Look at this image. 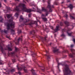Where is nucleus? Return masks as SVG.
<instances>
[{
    "label": "nucleus",
    "instance_id": "3",
    "mask_svg": "<svg viewBox=\"0 0 75 75\" xmlns=\"http://www.w3.org/2000/svg\"><path fill=\"white\" fill-rule=\"evenodd\" d=\"M20 8H21L22 11L27 12V13H30L31 12L33 11H34V10H35V9L33 8V10L32 11L31 9H28L26 8V6L25 5L21 3L19 5L16 6V7L15 8V9L16 11H20Z\"/></svg>",
    "mask_w": 75,
    "mask_h": 75
},
{
    "label": "nucleus",
    "instance_id": "17",
    "mask_svg": "<svg viewBox=\"0 0 75 75\" xmlns=\"http://www.w3.org/2000/svg\"><path fill=\"white\" fill-rule=\"evenodd\" d=\"M35 33V31L34 30H32L30 32V34H32L33 35H34Z\"/></svg>",
    "mask_w": 75,
    "mask_h": 75
},
{
    "label": "nucleus",
    "instance_id": "34",
    "mask_svg": "<svg viewBox=\"0 0 75 75\" xmlns=\"http://www.w3.org/2000/svg\"><path fill=\"white\" fill-rule=\"evenodd\" d=\"M65 35L64 33H62V34L61 35V37H64Z\"/></svg>",
    "mask_w": 75,
    "mask_h": 75
},
{
    "label": "nucleus",
    "instance_id": "20",
    "mask_svg": "<svg viewBox=\"0 0 75 75\" xmlns=\"http://www.w3.org/2000/svg\"><path fill=\"white\" fill-rule=\"evenodd\" d=\"M6 16L8 18H10L11 17V15L10 14H7L6 15Z\"/></svg>",
    "mask_w": 75,
    "mask_h": 75
},
{
    "label": "nucleus",
    "instance_id": "12",
    "mask_svg": "<svg viewBox=\"0 0 75 75\" xmlns=\"http://www.w3.org/2000/svg\"><path fill=\"white\" fill-rule=\"evenodd\" d=\"M35 24L36 26L38 25H37V22L36 21H33L32 22H30L29 23V25H33V24Z\"/></svg>",
    "mask_w": 75,
    "mask_h": 75
},
{
    "label": "nucleus",
    "instance_id": "47",
    "mask_svg": "<svg viewBox=\"0 0 75 75\" xmlns=\"http://www.w3.org/2000/svg\"><path fill=\"white\" fill-rule=\"evenodd\" d=\"M67 55H64V56L63 58H65V57H67Z\"/></svg>",
    "mask_w": 75,
    "mask_h": 75
},
{
    "label": "nucleus",
    "instance_id": "13",
    "mask_svg": "<svg viewBox=\"0 0 75 75\" xmlns=\"http://www.w3.org/2000/svg\"><path fill=\"white\" fill-rule=\"evenodd\" d=\"M54 50L53 51L54 53L55 52H57L58 53L59 52V51H58V49L57 50V47H53Z\"/></svg>",
    "mask_w": 75,
    "mask_h": 75
},
{
    "label": "nucleus",
    "instance_id": "64",
    "mask_svg": "<svg viewBox=\"0 0 75 75\" xmlns=\"http://www.w3.org/2000/svg\"><path fill=\"white\" fill-rule=\"evenodd\" d=\"M43 1H44V0H43Z\"/></svg>",
    "mask_w": 75,
    "mask_h": 75
},
{
    "label": "nucleus",
    "instance_id": "23",
    "mask_svg": "<svg viewBox=\"0 0 75 75\" xmlns=\"http://www.w3.org/2000/svg\"><path fill=\"white\" fill-rule=\"evenodd\" d=\"M68 7L71 10H72V8H73V6H72V4H70Z\"/></svg>",
    "mask_w": 75,
    "mask_h": 75
},
{
    "label": "nucleus",
    "instance_id": "22",
    "mask_svg": "<svg viewBox=\"0 0 75 75\" xmlns=\"http://www.w3.org/2000/svg\"><path fill=\"white\" fill-rule=\"evenodd\" d=\"M71 64H74L75 62V59L73 58L71 60Z\"/></svg>",
    "mask_w": 75,
    "mask_h": 75
},
{
    "label": "nucleus",
    "instance_id": "14",
    "mask_svg": "<svg viewBox=\"0 0 75 75\" xmlns=\"http://www.w3.org/2000/svg\"><path fill=\"white\" fill-rule=\"evenodd\" d=\"M0 49H1V51L3 53V54H4V49H3V47H2V46L1 45V43H0Z\"/></svg>",
    "mask_w": 75,
    "mask_h": 75
},
{
    "label": "nucleus",
    "instance_id": "45",
    "mask_svg": "<svg viewBox=\"0 0 75 75\" xmlns=\"http://www.w3.org/2000/svg\"><path fill=\"white\" fill-rule=\"evenodd\" d=\"M50 28L52 30H53V29L54 28V27H53L52 26H51Z\"/></svg>",
    "mask_w": 75,
    "mask_h": 75
},
{
    "label": "nucleus",
    "instance_id": "63",
    "mask_svg": "<svg viewBox=\"0 0 75 75\" xmlns=\"http://www.w3.org/2000/svg\"><path fill=\"white\" fill-rule=\"evenodd\" d=\"M24 2L25 3H26V2H25V1H24Z\"/></svg>",
    "mask_w": 75,
    "mask_h": 75
},
{
    "label": "nucleus",
    "instance_id": "31",
    "mask_svg": "<svg viewBox=\"0 0 75 75\" xmlns=\"http://www.w3.org/2000/svg\"><path fill=\"white\" fill-rule=\"evenodd\" d=\"M12 62H13V63L14 62H16V60L15 59H12Z\"/></svg>",
    "mask_w": 75,
    "mask_h": 75
},
{
    "label": "nucleus",
    "instance_id": "46",
    "mask_svg": "<svg viewBox=\"0 0 75 75\" xmlns=\"http://www.w3.org/2000/svg\"><path fill=\"white\" fill-rule=\"evenodd\" d=\"M31 13H30L29 14H28V16L29 17H31Z\"/></svg>",
    "mask_w": 75,
    "mask_h": 75
},
{
    "label": "nucleus",
    "instance_id": "11",
    "mask_svg": "<svg viewBox=\"0 0 75 75\" xmlns=\"http://www.w3.org/2000/svg\"><path fill=\"white\" fill-rule=\"evenodd\" d=\"M46 52L47 53V54H45V55H46V56L47 57V60L48 61V62H49L50 61L49 59H50V55L49 54V52H48V51L46 50Z\"/></svg>",
    "mask_w": 75,
    "mask_h": 75
},
{
    "label": "nucleus",
    "instance_id": "9",
    "mask_svg": "<svg viewBox=\"0 0 75 75\" xmlns=\"http://www.w3.org/2000/svg\"><path fill=\"white\" fill-rule=\"evenodd\" d=\"M17 68H18V69L19 71H21V70H22V69H23L24 71V72H25V73H27L28 71L27 69H26V67L24 66L22 68H21V67H18V66H17Z\"/></svg>",
    "mask_w": 75,
    "mask_h": 75
},
{
    "label": "nucleus",
    "instance_id": "6",
    "mask_svg": "<svg viewBox=\"0 0 75 75\" xmlns=\"http://www.w3.org/2000/svg\"><path fill=\"white\" fill-rule=\"evenodd\" d=\"M70 51L71 52L72 54L70 53L69 54V57L71 58H74V57H75V50L74 49H70Z\"/></svg>",
    "mask_w": 75,
    "mask_h": 75
},
{
    "label": "nucleus",
    "instance_id": "40",
    "mask_svg": "<svg viewBox=\"0 0 75 75\" xmlns=\"http://www.w3.org/2000/svg\"><path fill=\"white\" fill-rule=\"evenodd\" d=\"M10 9H8L6 11V13H8V12H9L8 11H10Z\"/></svg>",
    "mask_w": 75,
    "mask_h": 75
},
{
    "label": "nucleus",
    "instance_id": "58",
    "mask_svg": "<svg viewBox=\"0 0 75 75\" xmlns=\"http://www.w3.org/2000/svg\"><path fill=\"white\" fill-rule=\"evenodd\" d=\"M1 7V4L0 3V7Z\"/></svg>",
    "mask_w": 75,
    "mask_h": 75
},
{
    "label": "nucleus",
    "instance_id": "8",
    "mask_svg": "<svg viewBox=\"0 0 75 75\" xmlns=\"http://www.w3.org/2000/svg\"><path fill=\"white\" fill-rule=\"evenodd\" d=\"M30 20L28 19H25L24 20L23 23L21 24L22 27L25 25H28V22Z\"/></svg>",
    "mask_w": 75,
    "mask_h": 75
},
{
    "label": "nucleus",
    "instance_id": "7",
    "mask_svg": "<svg viewBox=\"0 0 75 75\" xmlns=\"http://www.w3.org/2000/svg\"><path fill=\"white\" fill-rule=\"evenodd\" d=\"M19 51V49L18 48L15 47V51L13 52H11L10 54L11 55L12 57H14L16 55V54L17 52H18Z\"/></svg>",
    "mask_w": 75,
    "mask_h": 75
},
{
    "label": "nucleus",
    "instance_id": "4",
    "mask_svg": "<svg viewBox=\"0 0 75 75\" xmlns=\"http://www.w3.org/2000/svg\"><path fill=\"white\" fill-rule=\"evenodd\" d=\"M13 17H12L11 19L8 21L10 23H11V24L7 23L5 24V25H6L7 26L8 30H10V27L11 28H14L15 23H14L13 22Z\"/></svg>",
    "mask_w": 75,
    "mask_h": 75
},
{
    "label": "nucleus",
    "instance_id": "55",
    "mask_svg": "<svg viewBox=\"0 0 75 75\" xmlns=\"http://www.w3.org/2000/svg\"><path fill=\"white\" fill-rule=\"evenodd\" d=\"M42 70L43 71V72H44V69H42Z\"/></svg>",
    "mask_w": 75,
    "mask_h": 75
},
{
    "label": "nucleus",
    "instance_id": "53",
    "mask_svg": "<svg viewBox=\"0 0 75 75\" xmlns=\"http://www.w3.org/2000/svg\"><path fill=\"white\" fill-rule=\"evenodd\" d=\"M66 62H67V63H69L70 62H69V61H66Z\"/></svg>",
    "mask_w": 75,
    "mask_h": 75
},
{
    "label": "nucleus",
    "instance_id": "44",
    "mask_svg": "<svg viewBox=\"0 0 75 75\" xmlns=\"http://www.w3.org/2000/svg\"><path fill=\"white\" fill-rule=\"evenodd\" d=\"M18 74H19V75H21V72L20 71H18Z\"/></svg>",
    "mask_w": 75,
    "mask_h": 75
},
{
    "label": "nucleus",
    "instance_id": "18",
    "mask_svg": "<svg viewBox=\"0 0 75 75\" xmlns=\"http://www.w3.org/2000/svg\"><path fill=\"white\" fill-rule=\"evenodd\" d=\"M11 33L13 35H14V34H15V31H14V30L13 29H11Z\"/></svg>",
    "mask_w": 75,
    "mask_h": 75
},
{
    "label": "nucleus",
    "instance_id": "57",
    "mask_svg": "<svg viewBox=\"0 0 75 75\" xmlns=\"http://www.w3.org/2000/svg\"><path fill=\"white\" fill-rule=\"evenodd\" d=\"M52 44V43H50V45H51V44Z\"/></svg>",
    "mask_w": 75,
    "mask_h": 75
},
{
    "label": "nucleus",
    "instance_id": "33",
    "mask_svg": "<svg viewBox=\"0 0 75 75\" xmlns=\"http://www.w3.org/2000/svg\"><path fill=\"white\" fill-rule=\"evenodd\" d=\"M47 38V35H46V36H45V38H44V39H45V41H46L47 39H46V38Z\"/></svg>",
    "mask_w": 75,
    "mask_h": 75
},
{
    "label": "nucleus",
    "instance_id": "32",
    "mask_svg": "<svg viewBox=\"0 0 75 75\" xmlns=\"http://www.w3.org/2000/svg\"><path fill=\"white\" fill-rule=\"evenodd\" d=\"M8 49L9 51H12V49L9 47H8Z\"/></svg>",
    "mask_w": 75,
    "mask_h": 75
},
{
    "label": "nucleus",
    "instance_id": "51",
    "mask_svg": "<svg viewBox=\"0 0 75 75\" xmlns=\"http://www.w3.org/2000/svg\"><path fill=\"white\" fill-rule=\"evenodd\" d=\"M4 2L5 3H7V0H4Z\"/></svg>",
    "mask_w": 75,
    "mask_h": 75
},
{
    "label": "nucleus",
    "instance_id": "25",
    "mask_svg": "<svg viewBox=\"0 0 75 75\" xmlns=\"http://www.w3.org/2000/svg\"><path fill=\"white\" fill-rule=\"evenodd\" d=\"M42 19L44 21H47V19L45 18H42Z\"/></svg>",
    "mask_w": 75,
    "mask_h": 75
},
{
    "label": "nucleus",
    "instance_id": "15",
    "mask_svg": "<svg viewBox=\"0 0 75 75\" xmlns=\"http://www.w3.org/2000/svg\"><path fill=\"white\" fill-rule=\"evenodd\" d=\"M54 32H53L54 33H55L56 32H57L58 30H59V26H56V28L54 30Z\"/></svg>",
    "mask_w": 75,
    "mask_h": 75
},
{
    "label": "nucleus",
    "instance_id": "27",
    "mask_svg": "<svg viewBox=\"0 0 75 75\" xmlns=\"http://www.w3.org/2000/svg\"><path fill=\"white\" fill-rule=\"evenodd\" d=\"M18 34H20L21 33V30H18Z\"/></svg>",
    "mask_w": 75,
    "mask_h": 75
},
{
    "label": "nucleus",
    "instance_id": "5",
    "mask_svg": "<svg viewBox=\"0 0 75 75\" xmlns=\"http://www.w3.org/2000/svg\"><path fill=\"white\" fill-rule=\"evenodd\" d=\"M64 23L66 25V27H67V29H66L65 28L64 29L62 30V33H64V32H67V34H68L69 36H71V35H72V33H69V31H70L71 29L69 28H68V26H69V23L67 21H64Z\"/></svg>",
    "mask_w": 75,
    "mask_h": 75
},
{
    "label": "nucleus",
    "instance_id": "41",
    "mask_svg": "<svg viewBox=\"0 0 75 75\" xmlns=\"http://www.w3.org/2000/svg\"><path fill=\"white\" fill-rule=\"evenodd\" d=\"M74 47V45H71V47H71V48H73V47Z\"/></svg>",
    "mask_w": 75,
    "mask_h": 75
},
{
    "label": "nucleus",
    "instance_id": "26",
    "mask_svg": "<svg viewBox=\"0 0 75 75\" xmlns=\"http://www.w3.org/2000/svg\"><path fill=\"white\" fill-rule=\"evenodd\" d=\"M15 16L17 17V18L18 16V12L16 13L15 15Z\"/></svg>",
    "mask_w": 75,
    "mask_h": 75
},
{
    "label": "nucleus",
    "instance_id": "56",
    "mask_svg": "<svg viewBox=\"0 0 75 75\" xmlns=\"http://www.w3.org/2000/svg\"><path fill=\"white\" fill-rule=\"evenodd\" d=\"M70 1V0H68L67 2H69Z\"/></svg>",
    "mask_w": 75,
    "mask_h": 75
},
{
    "label": "nucleus",
    "instance_id": "37",
    "mask_svg": "<svg viewBox=\"0 0 75 75\" xmlns=\"http://www.w3.org/2000/svg\"><path fill=\"white\" fill-rule=\"evenodd\" d=\"M60 25H61V26L63 25V23H62V22H60Z\"/></svg>",
    "mask_w": 75,
    "mask_h": 75
},
{
    "label": "nucleus",
    "instance_id": "10",
    "mask_svg": "<svg viewBox=\"0 0 75 75\" xmlns=\"http://www.w3.org/2000/svg\"><path fill=\"white\" fill-rule=\"evenodd\" d=\"M23 37L22 36L19 37L18 39L17 40L16 42L15 41V44L16 45H18V44H19V42L20 41H23Z\"/></svg>",
    "mask_w": 75,
    "mask_h": 75
},
{
    "label": "nucleus",
    "instance_id": "2",
    "mask_svg": "<svg viewBox=\"0 0 75 75\" xmlns=\"http://www.w3.org/2000/svg\"><path fill=\"white\" fill-rule=\"evenodd\" d=\"M56 61L58 63L57 67L59 68V66L62 65L63 66L64 68L63 69V71L64 75H71V71L69 69V65L67 64H62V63H58V59L56 58Z\"/></svg>",
    "mask_w": 75,
    "mask_h": 75
},
{
    "label": "nucleus",
    "instance_id": "19",
    "mask_svg": "<svg viewBox=\"0 0 75 75\" xmlns=\"http://www.w3.org/2000/svg\"><path fill=\"white\" fill-rule=\"evenodd\" d=\"M24 20V18H23V16H21L20 17V19H19V21L20 22H21V21H23Z\"/></svg>",
    "mask_w": 75,
    "mask_h": 75
},
{
    "label": "nucleus",
    "instance_id": "43",
    "mask_svg": "<svg viewBox=\"0 0 75 75\" xmlns=\"http://www.w3.org/2000/svg\"><path fill=\"white\" fill-rule=\"evenodd\" d=\"M6 74H8V75H9V74H10V73L9 72H8L7 71H6Z\"/></svg>",
    "mask_w": 75,
    "mask_h": 75
},
{
    "label": "nucleus",
    "instance_id": "54",
    "mask_svg": "<svg viewBox=\"0 0 75 75\" xmlns=\"http://www.w3.org/2000/svg\"><path fill=\"white\" fill-rule=\"evenodd\" d=\"M37 20V21H38V22H39V23H40V22L38 20H37V19H36Z\"/></svg>",
    "mask_w": 75,
    "mask_h": 75
},
{
    "label": "nucleus",
    "instance_id": "29",
    "mask_svg": "<svg viewBox=\"0 0 75 75\" xmlns=\"http://www.w3.org/2000/svg\"><path fill=\"white\" fill-rule=\"evenodd\" d=\"M0 22H3V18H1V17H0Z\"/></svg>",
    "mask_w": 75,
    "mask_h": 75
},
{
    "label": "nucleus",
    "instance_id": "16",
    "mask_svg": "<svg viewBox=\"0 0 75 75\" xmlns=\"http://www.w3.org/2000/svg\"><path fill=\"white\" fill-rule=\"evenodd\" d=\"M9 72H15V69H10L8 70Z\"/></svg>",
    "mask_w": 75,
    "mask_h": 75
},
{
    "label": "nucleus",
    "instance_id": "59",
    "mask_svg": "<svg viewBox=\"0 0 75 75\" xmlns=\"http://www.w3.org/2000/svg\"><path fill=\"white\" fill-rule=\"evenodd\" d=\"M62 4H63V3H64V2H62Z\"/></svg>",
    "mask_w": 75,
    "mask_h": 75
},
{
    "label": "nucleus",
    "instance_id": "21",
    "mask_svg": "<svg viewBox=\"0 0 75 75\" xmlns=\"http://www.w3.org/2000/svg\"><path fill=\"white\" fill-rule=\"evenodd\" d=\"M58 0H56L55 1L54 4H55V5H58V4H59V2H58Z\"/></svg>",
    "mask_w": 75,
    "mask_h": 75
},
{
    "label": "nucleus",
    "instance_id": "36",
    "mask_svg": "<svg viewBox=\"0 0 75 75\" xmlns=\"http://www.w3.org/2000/svg\"><path fill=\"white\" fill-rule=\"evenodd\" d=\"M64 17H66V18H67V17H68V15L66 14L64 15Z\"/></svg>",
    "mask_w": 75,
    "mask_h": 75
},
{
    "label": "nucleus",
    "instance_id": "1",
    "mask_svg": "<svg viewBox=\"0 0 75 75\" xmlns=\"http://www.w3.org/2000/svg\"><path fill=\"white\" fill-rule=\"evenodd\" d=\"M47 3L48 4V6L46 8L44 7H42V10L37 8V12L39 13L40 14H41L42 11H44L46 13V16H47L50 13H51L52 11V8H54L53 5H51L50 4V1L51 0H48Z\"/></svg>",
    "mask_w": 75,
    "mask_h": 75
},
{
    "label": "nucleus",
    "instance_id": "28",
    "mask_svg": "<svg viewBox=\"0 0 75 75\" xmlns=\"http://www.w3.org/2000/svg\"><path fill=\"white\" fill-rule=\"evenodd\" d=\"M70 16L71 19H75V18H74V16H71V15H70Z\"/></svg>",
    "mask_w": 75,
    "mask_h": 75
},
{
    "label": "nucleus",
    "instance_id": "30",
    "mask_svg": "<svg viewBox=\"0 0 75 75\" xmlns=\"http://www.w3.org/2000/svg\"><path fill=\"white\" fill-rule=\"evenodd\" d=\"M39 38H40L41 40H42V41H43V40H44V38L42 37L39 36Z\"/></svg>",
    "mask_w": 75,
    "mask_h": 75
},
{
    "label": "nucleus",
    "instance_id": "42",
    "mask_svg": "<svg viewBox=\"0 0 75 75\" xmlns=\"http://www.w3.org/2000/svg\"><path fill=\"white\" fill-rule=\"evenodd\" d=\"M48 29H46V32H47V33H48V32H49V30H47H47Z\"/></svg>",
    "mask_w": 75,
    "mask_h": 75
},
{
    "label": "nucleus",
    "instance_id": "52",
    "mask_svg": "<svg viewBox=\"0 0 75 75\" xmlns=\"http://www.w3.org/2000/svg\"><path fill=\"white\" fill-rule=\"evenodd\" d=\"M42 17H44L45 16V15L43 14H42Z\"/></svg>",
    "mask_w": 75,
    "mask_h": 75
},
{
    "label": "nucleus",
    "instance_id": "49",
    "mask_svg": "<svg viewBox=\"0 0 75 75\" xmlns=\"http://www.w3.org/2000/svg\"><path fill=\"white\" fill-rule=\"evenodd\" d=\"M65 52H68V50H66L65 51Z\"/></svg>",
    "mask_w": 75,
    "mask_h": 75
},
{
    "label": "nucleus",
    "instance_id": "39",
    "mask_svg": "<svg viewBox=\"0 0 75 75\" xmlns=\"http://www.w3.org/2000/svg\"><path fill=\"white\" fill-rule=\"evenodd\" d=\"M11 4L12 6H15V5H16V4H15V3H12Z\"/></svg>",
    "mask_w": 75,
    "mask_h": 75
},
{
    "label": "nucleus",
    "instance_id": "35",
    "mask_svg": "<svg viewBox=\"0 0 75 75\" xmlns=\"http://www.w3.org/2000/svg\"><path fill=\"white\" fill-rule=\"evenodd\" d=\"M6 38H8V39H9V40L10 39V37L9 36H6Z\"/></svg>",
    "mask_w": 75,
    "mask_h": 75
},
{
    "label": "nucleus",
    "instance_id": "60",
    "mask_svg": "<svg viewBox=\"0 0 75 75\" xmlns=\"http://www.w3.org/2000/svg\"><path fill=\"white\" fill-rule=\"evenodd\" d=\"M54 35L55 37L56 36V34H54Z\"/></svg>",
    "mask_w": 75,
    "mask_h": 75
},
{
    "label": "nucleus",
    "instance_id": "62",
    "mask_svg": "<svg viewBox=\"0 0 75 75\" xmlns=\"http://www.w3.org/2000/svg\"><path fill=\"white\" fill-rule=\"evenodd\" d=\"M16 0V1H19V0Z\"/></svg>",
    "mask_w": 75,
    "mask_h": 75
},
{
    "label": "nucleus",
    "instance_id": "61",
    "mask_svg": "<svg viewBox=\"0 0 75 75\" xmlns=\"http://www.w3.org/2000/svg\"><path fill=\"white\" fill-rule=\"evenodd\" d=\"M67 46V47H69V46Z\"/></svg>",
    "mask_w": 75,
    "mask_h": 75
},
{
    "label": "nucleus",
    "instance_id": "38",
    "mask_svg": "<svg viewBox=\"0 0 75 75\" xmlns=\"http://www.w3.org/2000/svg\"><path fill=\"white\" fill-rule=\"evenodd\" d=\"M2 64H3V63L2 62V61L0 60V64L1 65H2Z\"/></svg>",
    "mask_w": 75,
    "mask_h": 75
},
{
    "label": "nucleus",
    "instance_id": "24",
    "mask_svg": "<svg viewBox=\"0 0 75 75\" xmlns=\"http://www.w3.org/2000/svg\"><path fill=\"white\" fill-rule=\"evenodd\" d=\"M1 33H3L4 32L5 33H6V34H7V30H4L3 31V30H1Z\"/></svg>",
    "mask_w": 75,
    "mask_h": 75
},
{
    "label": "nucleus",
    "instance_id": "48",
    "mask_svg": "<svg viewBox=\"0 0 75 75\" xmlns=\"http://www.w3.org/2000/svg\"><path fill=\"white\" fill-rule=\"evenodd\" d=\"M8 65L9 66V67H10V65H11V63H10V62H9V64H8Z\"/></svg>",
    "mask_w": 75,
    "mask_h": 75
},
{
    "label": "nucleus",
    "instance_id": "50",
    "mask_svg": "<svg viewBox=\"0 0 75 75\" xmlns=\"http://www.w3.org/2000/svg\"><path fill=\"white\" fill-rule=\"evenodd\" d=\"M73 41H74V42L75 43V39H74Z\"/></svg>",
    "mask_w": 75,
    "mask_h": 75
}]
</instances>
